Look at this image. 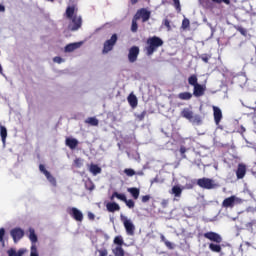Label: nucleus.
I'll use <instances>...</instances> for the list:
<instances>
[{
    "instance_id": "f257e3e1",
    "label": "nucleus",
    "mask_w": 256,
    "mask_h": 256,
    "mask_svg": "<svg viewBox=\"0 0 256 256\" xmlns=\"http://www.w3.org/2000/svg\"><path fill=\"white\" fill-rule=\"evenodd\" d=\"M77 11H79V9L75 5L68 6L66 8L64 15L66 19H69V21H71L68 25L70 31H79V29H81V26L83 25V18L77 15Z\"/></svg>"
},
{
    "instance_id": "f03ea898",
    "label": "nucleus",
    "mask_w": 256,
    "mask_h": 256,
    "mask_svg": "<svg viewBox=\"0 0 256 256\" xmlns=\"http://www.w3.org/2000/svg\"><path fill=\"white\" fill-rule=\"evenodd\" d=\"M203 237L205 239H208V241H212V243L209 244V249L212 251V253H221L222 248L221 244L223 243V237L219 235V233L210 231L203 234Z\"/></svg>"
},
{
    "instance_id": "7ed1b4c3",
    "label": "nucleus",
    "mask_w": 256,
    "mask_h": 256,
    "mask_svg": "<svg viewBox=\"0 0 256 256\" xmlns=\"http://www.w3.org/2000/svg\"><path fill=\"white\" fill-rule=\"evenodd\" d=\"M163 45H164V42H163V39H161V37H158V36L149 37L146 40V47L144 48V50L146 51V55L148 57H151V55H153V53H155V51H157L159 47H163Z\"/></svg>"
},
{
    "instance_id": "20e7f679",
    "label": "nucleus",
    "mask_w": 256,
    "mask_h": 256,
    "mask_svg": "<svg viewBox=\"0 0 256 256\" xmlns=\"http://www.w3.org/2000/svg\"><path fill=\"white\" fill-rule=\"evenodd\" d=\"M196 185H198V187L201 189L207 190L217 189V187H219V184H217L215 180L207 177L199 178L196 182Z\"/></svg>"
},
{
    "instance_id": "39448f33",
    "label": "nucleus",
    "mask_w": 256,
    "mask_h": 256,
    "mask_svg": "<svg viewBox=\"0 0 256 256\" xmlns=\"http://www.w3.org/2000/svg\"><path fill=\"white\" fill-rule=\"evenodd\" d=\"M119 37L117 34H113L110 39L106 40L103 45L102 53L105 55L109 53L110 51H113V47L117 45Z\"/></svg>"
},
{
    "instance_id": "423d86ee",
    "label": "nucleus",
    "mask_w": 256,
    "mask_h": 256,
    "mask_svg": "<svg viewBox=\"0 0 256 256\" xmlns=\"http://www.w3.org/2000/svg\"><path fill=\"white\" fill-rule=\"evenodd\" d=\"M115 197H116V199L123 201V203H125V205L128 207V209L135 208V201H133V199H127V196H125V194L113 192V194L111 196V200L115 199Z\"/></svg>"
},
{
    "instance_id": "0eeeda50",
    "label": "nucleus",
    "mask_w": 256,
    "mask_h": 256,
    "mask_svg": "<svg viewBox=\"0 0 256 256\" xmlns=\"http://www.w3.org/2000/svg\"><path fill=\"white\" fill-rule=\"evenodd\" d=\"M29 239L32 243L30 256H39V252L37 251V245L35 244L38 241L37 234H35V229L33 228H29Z\"/></svg>"
},
{
    "instance_id": "6e6552de",
    "label": "nucleus",
    "mask_w": 256,
    "mask_h": 256,
    "mask_svg": "<svg viewBox=\"0 0 256 256\" xmlns=\"http://www.w3.org/2000/svg\"><path fill=\"white\" fill-rule=\"evenodd\" d=\"M121 221L124 225V229H126L127 235H135V224H133V221L129 220L127 217L123 215H121Z\"/></svg>"
},
{
    "instance_id": "1a4fd4ad",
    "label": "nucleus",
    "mask_w": 256,
    "mask_h": 256,
    "mask_svg": "<svg viewBox=\"0 0 256 256\" xmlns=\"http://www.w3.org/2000/svg\"><path fill=\"white\" fill-rule=\"evenodd\" d=\"M236 203H241V199L235 195H232L223 200L222 207H224V209H233Z\"/></svg>"
},
{
    "instance_id": "9d476101",
    "label": "nucleus",
    "mask_w": 256,
    "mask_h": 256,
    "mask_svg": "<svg viewBox=\"0 0 256 256\" xmlns=\"http://www.w3.org/2000/svg\"><path fill=\"white\" fill-rule=\"evenodd\" d=\"M134 17L138 20L142 19V23H147V21L151 19V11L147 10L146 8H141L136 12Z\"/></svg>"
},
{
    "instance_id": "9b49d317",
    "label": "nucleus",
    "mask_w": 256,
    "mask_h": 256,
    "mask_svg": "<svg viewBox=\"0 0 256 256\" xmlns=\"http://www.w3.org/2000/svg\"><path fill=\"white\" fill-rule=\"evenodd\" d=\"M10 235L14 241V243H19L22 237H25V230L21 228H14L10 231Z\"/></svg>"
},
{
    "instance_id": "f8f14e48",
    "label": "nucleus",
    "mask_w": 256,
    "mask_h": 256,
    "mask_svg": "<svg viewBox=\"0 0 256 256\" xmlns=\"http://www.w3.org/2000/svg\"><path fill=\"white\" fill-rule=\"evenodd\" d=\"M68 214L74 221H78L81 223L83 221V212L81 210L77 209L76 207H72L68 210Z\"/></svg>"
},
{
    "instance_id": "ddd939ff",
    "label": "nucleus",
    "mask_w": 256,
    "mask_h": 256,
    "mask_svg": "<svg viewBox=\"0 0 256 256\" xmlns=\"http://www.w3.org/2000/svg\"><path fill=\"white\" fill-rule=\"evenodd\" d=\"M139 53H140L139 46H132L128 52L129 63H135V61H137L139 57Z\"/></svg>"
},
{
    "instance_id": "4468645a",
    "label": "nucleus",
    "mask_w": 256,
    "mask_h": 256,
    "mask_svg": "<svg viewBox=\"0 0 256 256\" xmlns=\"http://www.w3.org/2000/svg\"><path fill=\"white\" fill-rule=\"evenodd\" d=\"M205 91H207V87L203 84H196L193 86V96L194 97H203L205 95Z\"/></svg>"
},
{
    "instance_id": "2eb2a0df",
    "label": "nucleus",
    "mask_w": 256,
    "mask_h": 256,
    "mask_svg": "<svg viewBox=\"0 0 256 256\" xmlns=\"http://www.w3.org/2000/svg\"><path fill=\"white\" fill-rule=\"evenodd\" d=\"M213 117H214V123L216 125H220L221 120L223 119V112L221 111V108L217 106H213Z\"/></svg>"
},
{
    "instance_id": "dca6fc26",
    "label": "nucleus",
    "mask_w": 256,
    "mask_h": 256,
    "mask_svg": "<svg viewBox=\"0 0 256 256\" xmlns=\"http://www.w3.org/2000/svg\"><path fill=\"white\" fill-rule=\"evenodd\" d=\"M247 175V165L240 163L236 170L237 179H243Z\"/></svg>"
},
{
    "instance_id": "f3484780",
    "label": "nucleus",
    "mask_w": 256,
    "mask_h": 256,
    "mask_svg": "<svg viewBox=\"0 0 256 256\" xmlns=\"http://www.w3.org/2000/svg\"><path fill=\"white\" fill-rule=\"evenodd\" d=\"M81 45H83L82 42L70 43L65 46L64 51H65V53H73V51H76V49H79V47H81Z\"/></svg>"
},
{
    "instance_id": "a211bd4d",
    "label": "nucleus",
    "mask_w": 256,
    "mask_h": 256,
    "mask_svg": "<svg viewBox=\"0 0 256 256\" xmlns=\"http://www.w3.org/2000/svg\"><path fill=\"white\" fill-rule=\"evenodd\" d=\"M181 117H183L184 119H187L188 121H193V116L195 115V113L192 112V110H190L189 108H184L181 112H180Z\"/></svg>"
},
{
    "instance_id": "6ab92c4d",
    "label": "nucleus",
    "mask_w": 256,
    "mask_h": 256,
    "mask_svg": "<svg viewBox=\"0 0 256 256\" xmlns=\"http://www.w3.org/2000/svg\"><path fill=\"white\" fill-rule=\"evenodd\" d=\"M127 192L130 193L131 197L137 201L139 199V195H141V190L137 187L127 188Z\"/></svg>"
},
{
    "instance_id": "aec40b11",
    "label": "nucleus",
    "mask_w": 256,
    "mask_h": 256,
    "mask_svg": "<svg viewBox=\"0 0 256 256\" xmlns=\"http://www.w3.org/2000/svg\"><path fill=\"white\" fill-rule=\"evenodd\" d=\"M106 209L109 211V213H115V211L121 210V206H119L117 202H109L106 204Z\"/></svg>"
},
{
    "instance_id": "412c9836",
    "label": "nucleus",
    "mask_w": 256,
    "mask_h": 256,
    "mask_svg": "<svg viewBox=\"0 0 256 256\" xmlns=\"http://www.w3.org/2000/svg\"><path fill=\"white\" fill-rule=\"evenodd\" d=\"M79 145V140L75 138H66V146L69 147V149H77V146Z\"/></svg>"
},
{
    "instance_id": "4be33fe9",
    "label": "nucleus",
    "mask_w": 256,
    "mask_h": 256,
    "mask_svg": "<svg viewBox=\"0 0 256 256\" xmlns=\"http://www.w3.org/2000/svg\"><path fill=\"white\" fill-rule=\"evenodd\" d=\"M127 101L130 105V107H132V109H135V107H137V105L139 104V101L137 100V96H135V94L131 93L128 98Z\"/></svg>"
},
{
    "instance_id": "5701e85b",
    "label": "nucleus",
    "mask_w": 256,
    "mask_h": 256,
    "mask_svg": "<svg viewBox=\"0 0 256 256\" xmlns=\"http://www.w3.org/2000/svg\"><path fill=\"white\" fill-rule=\"evenodd\" d=\"M8 256H23L25 255V249H19L18 251L15 248H10L7 250Z\"/></svg>"
},
{
    "instance_id": "b1692460",
    "label": "nucleus",
    "mask_w": 256,
    "mask_h": 256,
    "mask_svg": "<svg viewBox=\"0 0 256 256\" xmlns=\"http://www.w3.org/2000/svg\"><path fill=\"white\" fill-rule=\"evenodd\" d=\"M178 99L181 101H189L193 99V94L191 92H182L178 94Z\"/></svg>"
},
{
    "instance_id": "393cba45",
    "label": "nucleus",
    "mask_w": 256,
    "mask_h": 256,
    "mask_svg": "<svg viewBox=\"0 0 256 256\" xmlns=\"http://www.w3.org/2000/svg\"><path fill=\"white\" fill-rule=\"evenodd\" d=\"M183 193V189L179 185H175L172 187L171 194L174 195V197H181Z\"/></svg>"
},
{
    "instance_id": "a878e982",
    "label": "nucleus",
    "mask_w": 256,
    "mask_h": 256,
    "mask_svg": "<svg viewBox=\"0 0 256 256\" xmlns=\"http://www.w3.org/2000/svg\"><path fill=\"white\" fill-rule=\"evenodd\" d=\"M188 84L192 87H195L196 85H199V78H197L196 74H192L188 77Z\"/></svg>"
},
{
    "instance_id": "bb28decb",
    "label": "nucleus",
    "mask_w": 256,
    "mask_h": 256,
    "mask_svg": "<svg viewBox=\"0 0 256 256\" xmlns=\"http://www.w3.org/2000/svg\"><path fill=\"white\" fill-rule=\"evenodd\" d=\"M85 123H87L88 125H91L92 127H98L99 126V119H97L95 117H88L85 120Z\"/></svg>"
},
{
    "instance_id": "cd10ccee",
    "label": "nucleus",
    "mask_w": 256,
    "mask_h": 256,
    "mask_svg": "<svg viewBox=\"0 0 256 256\" xmlns=\"http://www.w3.org/2000/svg\"><path fill=\"white\" fill-rule=\"evenodd\" d=\"M0 137L2 139L3 145H5L7 141V128L5 126H0Z\"/></svg>"
},
{
    "instance_id": "c85d7f7f",
    "label": "nucleus",
    "mask_w": 256,
    "mask_h": 256,
    "mask_svg": "<svg viewBox=\"0 0 256 256\" xmlns=\"http://www.w3.org/2000/svg\"><path fill=\"white\" fill-rule=\"evenodd\" d=\"M112 253L115 256H125V250L123 249V246H116L115 249L112 250Z\"/></svg>"
},
{
    "instance_id": "c756f323",
    "label": "nucleus",
    "mask_w": 256,
    "mask_h": 256,
    "mask_svg": "<svg viewBox=\"0 0 256 256\" xmlns=\"http://www.w3.org/2000/svg\"><path fill=\"white\" fill-rule=\"evenodd\" d=\"M89 171L92 173V175H99V173H101V167L96 164H91Z\"/></svg>"
},
{
    "instance_id": "7c9ffc66",
    "label": "nucleus",
    "mask_w": 256,
    "mask_h": 256,
    "mask_svg": "<svg viewBox=\"0 0 256 256\" xmlns=\"http://www.w3.org/2000/svg\"><path fill=\"white\" fill-rule=\"evenodd\" d=\"M137 21H139V19L134 16L132 19V25H131L132 33H137L139 29V24H137Z\"/></svg>"
},
{
    "instance_id": "2f4dec72",
    "label": "nucleus",
    "mask_w": 256,
    "mask_h": 256,
    "mask_svg": "<svg viewBox=\"0 0 256 256\" xmlns=\"http://www.w3.org/2000/svg\"><path fill=\"white\" fill-rule=\"evenodd\" d=\"M161 241L164 243V245H166V247L168 249H175V246L173 245V243H171L170 241L167 240V238H165L164 235L160 236Z\"/></svg>"
},
{
    "instance_id": "473e14b6",
    "label": "nucleus",
    "mask_w": 256,
    "mask_h": 256,
    "mask_svg": "<svg viewBox=\"0 0 256 256\" xmlns=\"http://www.w3.org/2000/svg\"><path fill=\"white\" fill-rule=\"evenodd\" d=\"M45 177L49 181V183H51V185H57V180L55 179V177H53V175H51V172H46Z\"/></svg>"
},
{
    "instance_id": "72a5a7b5",
    "label": "nucleus",
    "mask_w": 256,
    "mask_h": 256,
    "mask_svg": "<svg viewBox=\"0 0 256 256\" xmlns=\"http://www.w3.org/2000/svg\"><path fill=\"white\" fill-rule=\"evenodd\" d=\"M123 243H124V241H123V237L122 236H116L114 238V244L118 245V247H123Z\"/></svg>"
},
{
    "instance_id": "f704fd0d",
    "label": "nucleus",
    "mask_w": 256,
    "mask_h": 256,
    "mask_svg": "<svg viewBox=\"0 0 256 256\" xmlns=\"http://www.w3.org/2000/svg\"><path fill=\"white\" fill-rule=\"evenodd\" d=\"M192 123H196V125H201L203 123V120L201 119V117L199 115H193L192 121H190Z\"/></svg>"
},
{
    "instance_id": "c9c22d12",
    "label": "nucleus",
    "mask_w": 256,
    "mask_h": 256,
    "mask_svg": "<svg viewBox=\"0 0 256 256\" xmlns=\"http://www.w3.org/2000/svg\"><path fill=\"white\" fill-rule=\"evenodd\" d=\"M190 25H191V22L189 21V19H187V18H184L183 20H182V29H189V27H190Z\"/></svg>"
},
{
    "instance_id": "e433bc0d",
    "label": "nucleus",
    "mask_w": 256,
    "mask_h": 256,
    "mask_svg": "<svg viewBox=\"0 0 256 256\" xmlns=\"http://www.w3.org/2000/svg\"><path fill=\"white\" fill-rule=\"evenodd\" d=\"M174 3V7L177 13H181V1L180 0H172Z\"/></svg>"
},
{
    "instance_id": "4c0bfd02",
    "label": "nucleus",
    "mask_w": 256,
    "mask_h": 256,
    "mask_svg": "<svg viewBox=\"0 0 256 256\" xmlns=\"http://www.w3.org/2000/svg\"><path fill=\"white\" fill-rule=\"evenodd\" d=\"M162 25L166 27L167 31H171V21H169V19L165 18L162 22Z\"/></svg>"
},
{
    "instance_id": "58836bf2",
    "label": "nucleus",
    "mask_w": 256,
    "mask_h": 256,
    "mask_svg": "<svg viewBox=\"0 0 256 256\" xmlns=\"http://www.w3.org/2000/svg\"><path fill=\"white\" fill-rule=\"evenodd\" d=\"M199 58L204 62V63H209V59H211V55L209 54H202L199 56Z\"/></svg>"
},
{
    "instance_id": "ea45409f",
    "label": "nucleus",
    "mask_w": 256,
    "mask_h": 256,
    "mask_svg": "<svg viewBox=\"0 0 256 256\" xmlns=\"http://www.w3.org/2000/svg\"><path fill=\"white\" fill-rule=\"evenodd\" d=\"M124 173L125 175H127V177H133V175H135V170L131 168H126L124 169Z\"/></svg>"
},
{
    "instance_id": "a19ab883",
    "label": "nucleus",
    "mask_w": 256,
    "mask_h": 256,
    "mask_svg": "<svg viewBox=\"0 0 256 256\" xmlns=\"http://www.w3.org/2000/svg\"><path fill=\"white\" fill-rule=\"evenodd\" d=\"M5 228H0V243L5 245Z\"/></svg>"
},
{
    "instance_id": "79ce46f5",
    "label": "nucleus",
    "mask_w": 256,
    "mask_h": 256,
    "mask_svg": "<svg viewBox=\"0 0 256 256\" xmlns=\"http://www.w3.org/2000/svg\"><path fill=\"white\" fill-rule=\"evenodd\" d=\"M185 153H187V148L185 146H181L180 147V155L183 159H187V155Z\"/></svg>"
},
{
    "instance_id": "37998d69",
    "label": "nucleus",
    "mask_w": 256,
    "mask_h": 256,
    "mask_svg": "<svg viewBox=\"0 0 256 256\" xmlns=\"http://www.w3.org/2000/svg\"><path fill=\"white\" fill-rule=\"evenodd\" d=\"M74 165H75V167H78V168L83 167V160L81 158H76L74 160Z\"/></svg>"
},
{
    "instance_id": "c03bdc74",
    "label": "nucleus",
    "mask_w": 256,
    "mask_h": 256,
    "mask_svg": "<svg viewBox=\"0 0 256 256\" xmlns=\"http://www.w3.org/2000/svg\"><path fill=\"white\" fill-rule=\"evenodd\" d=\"M53 61H54V63H58L59 65H61V63H65V59H63L59 56L54 57Z\"/></svg>"
},
{
    "instance_id": "a18cd8bd",
    "label": "nucleus",
    "mask_w": 256,
    "mask_h": 256,
    "mask_svg": "<svg viewBox=\"0 0 256 256\" xmlns=\"http://www.w3.org/2000/svg\"><path fill=\"white\" fill-rule=\"evenodd\" d=\"M146 115H147V111L144 110L141 114H138L136 118L138 119V121H143Z\"/></svg>"
},
{
    "instance_id": "49530a36",
    "label": "nucleus",
    "mask_w": 256,
    "mask_h": 256,
    "mask_svg": "<svg viewBox=\"0 0 256 256\" xmlns=\"http://www.w3.org/2000/svg\"><path fill=\"white\" fill-rule=\"evenodd\" d=\"M142 203H149L151 201V195H144L141 197Z\"/></svg>"
},
{
    "instance_id": "de8ad7c7",
    "label": "nucleus",
    "mask_w": 256,
    "mask_h": 256,
    "mask_svg": "<svg viewBox=\"0 0 256 256\" xmlns=\"http://www.w3.org/2000/svg\"><path fill=\"white\" fill-rule=\"evenodd\" d=\"M39 170L41 171V173H43L44 175H47V173H49V171L47 169H45V165L40 164L39 165Z\"/></svg>"
},
{
    "instance_id": "09e8293b",
    "label": "nucleus",
    "mask_w": 256,
    "mask_h": 256,
    "mask_svg": "<svg viewBox=\"0 0 256 256\" xmlns=\"http://www.w3.org/2000/svg\"><path fill=\"white\" fill-rule=\"evenodd\" d=\"M86 189H88V191H93L95 189V184H93V182L87 183Z\"/></svg>"
},
{
    "instance_id": "8fccbe9b",
    "label": "nucleus",
    "mask_w": 256,
    "mask_h": 256,
    "mask_svg": "<svg viewBox=\"0 0 256 256\" xmlns=\"http://www.w3.org/2000/svg\"><path fill=\"white\" fill-rule=\"evenodd\" d=\"M168 205H169V200L164 199L161 201V207L163 209H167Z\"/></svg>"
},
{
    "instance_id": "3c124183",
    "label": "nucleus",
    "mask_w": 256,
    "mask_h": 256,
    "mask_svg": "<svg viewBox=\"0 0 256 256\" xmlns=\"http://www.w3.org/2000/svg\"><path fill=\"white\" fill-rule=\"evenodd\" d=\"M237 31H239L241 35H247V30L241 26H238Z\"/></svg>"
},
{
    "instance_id": "603ef678",
    "label": "nucleus",
    "mask_w": 256,
    "mask_h": 256,
    "mask_svg": "<svg viewBox=\"0 0 256 256\" xmlns=\"http://www.w3.org/2000/svg\"><path fill=\"white\" fill-rule=\"evenodd\" d=\"M253 225H255V221H252V222L247 223V224H246V227H247L248 229H250L251 231H253Z\"/></svg>"
},
{
    "instance_id": "864d4df0",
    "label": "nucleus",
    "mask_w": 256,
    "mask_h": 256,
    "mask_svg": "<svg viewBox=\"0 0 256 256\" xmlns=\"http://www.w3.org/2000/svg\"><path fill=\"white\" fill-rule=\"evenodd\" d=\"M88 219L90 221H95V214H93L92 212H88Z\"/></svg>"
},
{
    "instance_id": "5fc2aeb1",
    "label": "nucleus",
    "mask_w": 256,
    "mask_h": 256,
    "mask_svg": "<svg viewBox=\"0 0 256 256\" xmlns=\"http://www.w3.org/2000/svg\"><path fill=\"white\" fill-rule=\"evenodd\" d=\"M221 3H225L226 5H230L231 0H221Z\"/></svg>"
},
{
    "instance_id": "6e6d98bb",
    "label": "nucleus",
    "mask_w": 256,
    "mask_h": 256,
    "mask_svg": "<svg viewBox=\"0 0 256 256\" xmlns=\"http://www.w3.org/2000/svg\"><path fill=\"white\" fill-rule=\"evenodd\" d=\"M131 5H137L139 3V0H130Z\"/></svg>"
},
{
    "instance_id": "4d7b16f0",
    "label": "nucleus",
    "mask_w": 256,
    "mask_h": 256,
    "mask_svg": "<svg viewBox=\"0 0 256 256\" xmlns=\"http://www.w3.org/2000/svg\"><path fill=\"white\" fill-rule=\"evenodd\" d=\"M5 12V6H3L2 4H0V13Z\"/></svg>"
},
{
    "instance_id": "13d9d810",
    "label": "nucleus",
    "mask_w": 256,
    "mask_h": 256,
    "mask_svg": "<svg viewBox=\"0 0 256 256\" xmlns=\"http://www.w3.org/2000/svg\"><path fill=\"white\" fill-rule=\"evenodd\" d=\"M240 131H241V133H245L246 129L243 126H241Z\"/></svg>"
},
{
    "instance_id": "bf43d9fd",
    "label": "nucleus",
    "mask_w": 256,
    "mask_h": 256,
    "mask_svg": "<svg viewBox=\"0 0 256 256\" xmlns=\"http://www.w3.org/2000/svg\"><path fill=\"white\" fill-rule=\"evenodd\" d=\"M3 72V67H1V65H0V73H2Z\"/></svg>"
},
{
    "instance_id": "052dcab7",
    "label": "nucleus",
    "mask_w": 256,
    "mask_h": 256,
    "mask_svg": "<svg viewBox=\"0 0 256 256\" xmlns=\"http://www.w3.org/2000/svg\"><path fill=\"white\" fill-rule=\"evenodd\" d=\"M48 1H51V2H53V1H55V0H48Z\"/></svg>"
}]
</instances>
